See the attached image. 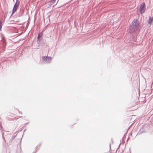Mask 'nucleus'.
I'll use <instances>...</instances> for the list:
<instances>
[{"instance_id": "nucleus-1", "label": "nucleus", "mask_w": 153, "mask_h": 153, "mask_svg": "<svg viewBox=\"0 0 153 153\" xmlns=\"http://www.w3.org/2000/svg\"><path fill=\"white\" fill-rule=\"evenodd\" d=\"M139 27V23L138 20L136 19H134L129 27V32L132 33L137 30Z\"/></svg>"}, {"instance_id": "nucleus-5", "label": "nucleus", "mask_w": 153, "mask_h": 153, "mask_svg": "<svg viewBox=\"0 0 153 153\" xmlns=\"http://www.w3.org/2000/svg\"><path fill=\"white\" fill-rule=\"evenodd\" d=\"M153 22V18H151L150 17L149 19V24H152Z\"/></svg>"}, {"instance_id": "nucleus-6", "label": "nucleus", "mask_w": 153, "mask_h": 153, "mask_svg": "<svg viewBox=\"0 0 153 153\" xmlns=\"http://www.w3.org/2000/svg\"><path fill=\"white\" fill-rule=\"evenodd\" d=\"M24 10H21L19 14H17V16L18 17H19L22 16L23 13H24Z\"/></svg>"}, {"instance_id": "nucleus-8", "label": "nucleus", "mask_w": 153, "mask_h": 153, "mask_svg": "<svg viewBox=\"0 0 153 153\" xmlns=\"http://www.w3.org/2000/svg\"><path fill=\"white\" fill-rule=\"evenodd\" d=\"M56 1V0H51V1L50 2V4H51V5H52L53 4H54V3H55V1Z\"/></svg>"}, {"instance_id": "nucleus-4", "label": "nucleus", "mask_w": 153, "mask_h": 153, "mask_svg": "<svg viewBox=\"0 0 153 153\" xmlns=\"http://www.w3.org/2000/svg\"><path fill=\"white\" fill-rule=\"evenodd\" d=\"M146 9V6L144 3H142L140 8V11L141 14H143L144 13Z\"/></svg>"}, {"instance_id": "nucleus-3", "label": "nucleus", "mask_w": 153, "mask_h": 153, "mask_svg": "<svg viewBox=\"0 0 153 153\" xmlns=\"http://www.w3.org/2000/svg\"><path fill=\"white\" fill-rule=\"evenodd\" d=\"M19 1H18V0H16V2L14 4L13 7L12 12V14H13L17 10V8L19 7Z\"/></svg>"}, {"instance_id": "nucleus-9", "label": "nucleus", "mask_w": 153, "mask_h": 153, "mask_svg": "<svg viewBox=\"0 0 153 153\" xmlns=\"http://www.w3.org/2000/svg\"><path fill=\"white\" fill-rule=\"evenodd\" d=\"M1 21L0 20V31L1 30V29L2 28V25H1Z\"/></svg>"}, {"instance_id": "nucleus-10", "label": "nucleus", "mask_w": 153, "mask_h": 153, "mask_svg": "<svg viewBox=\"0 0 153 153\" xmlns=\"http://www.w3.org/2000/svg\"><path fill=\"white\" fill-rule=\"evenodd\" d=\"M36 153V152H33V153Z\"/></svg>"}, {"instance_id": "nucleus-7", "label": "nucleus", "mask_w": 153, "mask_h": 153, "mask_svg": "<svg viewBox=\"0 0 153 153\" xmlns=\"http://www.w3.org/2000/svg\"><path fill=\"white\" fill-rule=\"evenodd\" d=\"M42 34L41 33H40L39 34L38 36V37H37V39H38V42H40V39H39V38L41 37L42 36Z\"/></svg>"}, {"instance_id": "nucleus-2", "label": "nucleus", "mask_w": 153, "mask_h": 153, "mask_svg": "<svg viewBox=\"0 0 153 153\" xmlns=\"http://www.w3.org/2000/svg\"><path fill=\"white\" fill-rule=\"evenodd\" d=\"M51 59L52 57L50 56H44L42 57V59L43 61L47 63H50Z\"/></svg>"}]
</instances>
